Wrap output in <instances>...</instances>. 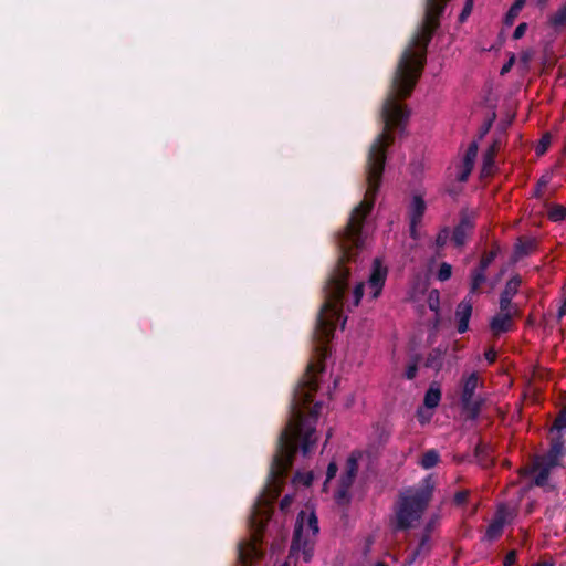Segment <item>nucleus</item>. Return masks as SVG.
Listing matches in <instances>:
<instances>
[{
    "mask_svg": "<svg viewBox=\"0 0 566 566\" xmlns=\"http://www.w3.org/2000/svg\"><path fill=\"white\" fill-rule=\"evenodd\" d=\"M446 2L447 0H428L424 21L409 46L403 51L388 96L384 102L381 108L384 127L371 143L367 155V190L364 200L353 210L348 224L339 238L342 256L325 290V302L321 308L316 328V335L322 342L333 335L337 322L342 318L343 293L349 274L344 262L353 256V249L358 248L361 243L360 228L374 205L384 171L386 148L394 140L391 130L402 129L409 117L408 109L397 98H405L412 92L423 66L427 44L438 27V19Z\"/></svg>",
    "mask_w": 566,
    "mask_h": 566,
    "instance_id": "nucleus-1",
    "label": "nucleus"
},
{
    "mask_svg": "<svg viewBox=\"0 0 566 566\" xmlns=\"http://www.w3.org/2000/svg\"><path fill=\"white\" fill-rule=\"evenodd\" d=\"M432 485L403 492L396 505L395 525L397 528L413 527L420 520L431 499Z\"/></svg>",
    "mask_w": 566,
    "mask_h": 566,
    "instance_id": "nucleus-2",
    "label": "nucleus"
},
{
    "mask_svg": "<svg viewBox=\"0 0 566 566\" xmlns=\"http://www.w3.org/2000/svg\"><path fill=\"white\" fill-rule=\"evenodd\" d=\"M318 522L312 510L302 511L297 517L295 533L289 558H302L308 563L313 556L314 544L318 534Z\"/></svg>",
    "mask_w": 566,
    "mask_h": 566,
    "instance_id": "nucleus-3",
    "label": "nucleus"
},
{
    "mask_svg": "<svg viewBox=\"0 0 566 566\" xmlns=\"http://www.w3.org/2000/svg\"><path fill=\"white\" fill-rule=\"evenodd\" d=\"M386 277L387 268L384 266L379 260H375L367 282L368 295L371 300H375L380 295Z\"/></svg>",
    "mask_w": 566,
    "mask_h": 566,
    "instance_id": "nucleus-4",
    "label": "nucleus"
},
{
    "mask_svg": "<svg viewBox=\"0 0 566 566\" xmlns=\"http://www.w3.org/2000/svg\"><path fill=\"white\" fill-rule=\"evenodd\" d=\"M513 518V512L510 511L505 506H501L492 523L489 525L485 536L488 539L492 541L499 537L503 531L505 524H507Z\"/></svg>",
    "mask_w": 566,
    "mask_h": 566,
    "instance_id": "nucleus-5",
    "label": "nucleus"
},
{
    "mask_svg": "<svg viewBox=\"0 0 566 566\" xmlns=\"http://www.w3.org/2000/svg\"><path fill=\"white\" fill-rule=\"evenodd\" d=\"M357 470H358L357 458L354 454H352L347 459L346 467H345V473L342 475V479H340L342 486L337 494L338 499H344L346 496V491L353 484L356 473H357Z\"/></svg>",
    "mask_w": 566,
    "mask_h": 566,
    "instance_id": "nucleus-6",
    "label": "nucleus"
},
{
    "mask_svg": "<svg viewBox=\"0 0 566 566\" xmlns=\"http://www.w3.org/2000/svg\"><path fill=\"white\" fill-rule=\"evenodd\" d=\"M426 211V203L421 197L415 196L409 206V219H410V233L413 238L417 237V226L420 223L423 213Z\"/></svg>",
    "mask_w": 566,
    "mask_h": 566,
    "instance_id": "nucleus-7",
    "label": "nucleus"
},
{
    "mask_svg": "<svg viewBox=\"0 0 566 566\" xmlns=\"http://www.w3.org/2000/svg\"><path fill=\"white\" fill-rule=\"evenodd\" d=\"M480 384L479 375L476 373L469 374L462 379V402L467 408L473 405L474 391Z\"/></svg>",
    "mask_w": 566,
    "mask_h": 566,
    "instance_id": "nucleus-8",
    "label": "nucleus"
},
{
    "mask_svg": "<svg viewBox=\"0 0 566 566\" xmlns=\"http://www.w3.org/2000/svg\"><path fill=\"white\" fill-rule=\"evenodd\" d=\"M472 314V302L464 298L457 307L455 317L458 321V332L464 333L469 327V319Z\"/></svg>",
    "mask_w": 566,
    "mask_h": 566,
    "instance_id": "nucleus-9",
    "label": "nucleus"
},
{
    "mask_svg": "<svg viewBox=\"0 0 566 566\" xmlns=\"http://www.w3.org/2000/svg\"><path fill=\"white\" fill-rule=\"evenodd\" d=\"M547 27L557 33L566 29V1L548 15Z\"/></svg>",
    "mask_w": 566,
    "mask_h": 566,
    "instance_id": "nucleus-10",
    "label": "nucleus"
},
{
    "mask_svg": "<svg viewBox=\"0 0 566 566\" xmlns=\"http://www.w3.org/2000/svg\"><path fill=\"white\" fill-rule=\"evenodd\" d=\"M514 314L509 312L497 313L491 321V331L494 335L507 332L512 326V317Z\"/></svg>",
    "mask_w": 566,
    "mask_h": 566,
    "instance_id": "nucleus-11",
    "label": "nucleus"
},
{
    "mask_svg": "<svg viewBox=\"0 0 566 566\" xmlns=\"http://www.w3.org/2000/svg\"><path fill=\"white\" fill-rule=\"evenodd\" d=\"M555 465H549L548 462L537 459L532 468L534 474V483L538 486H545L547 484L548 473Z\"/></svg>",
    "mask_w": 566,
    "mask_h": 566,
    "instance_id": "nucleus-12",
    "label": "nucleus"
},
{
    "mask_svg": "<svg viewBox=\"0 0 566 566\" xmlns=\"http://www.w3.org/2000/svg\"><path fill=\"white\" fill-rule=\"evenodd\" d=\"M473 224L469 219H463L460 224L454 229L452 241L457 247H462Z\"/></svg>",
    "mask_w": 566,
    "mask_h": 566,
    "instance_id": "nucleus-13",
    "label": "nucleus"
},
{
    "mask_svg": "<svg viewBox=\"0 0 566 566\" xmlns=\"http://www.w3.org/2000/svg\"><path fill=\"white\" fill-rule=\"evenodd\" d=\"M441 400V389L438 384H431L429 389L427 390L423 399L424 407L427 409H434L438 407Z\"/></svg>",
    "mask_w": 566,
    "mask_h": 566,
    "instance_id": "nucleus-14",
    "label": "nucleus"
},
{
    "mask_svg": "<svg viewBox=\"0 0 566 566\" xmlns=\"http://www.w3.org/2000/svg\"><path fill=\"white\" fill-rule=\"evenodd\" d=\"M496 143H494L483 156V165L481 169L482 176H489L493 167V158L496 151Z\"/></svg>",
    "mask_w": 566,
    "mask_h": 566,
    "instance_id": "nucleus-15",
    "label": "nucleus"
},
{
    "mask_svg": "<svg viewBox=\"0 0 566 566\" xmlns=\"http://www.w3.org/2000/svg\"><path fill=\"white\" fill-rule=\"evenodd\" d=\"M563 452V444L559 441H554L551 448V451L548 454L543 458L542 460L549 463V465H557V460L562 455Z\"/></svg>",
    "mask_w": 566,
    "mask_h": 566,
    "instance_id": "nucleus-16",
    "label": "nucleus"
},
{
    "mask_svg": "<svg viewBox=\"0 0 566 566\" xmlns=\"http://www.w3.org/2000/svg\"><path fill=\"white\" fill-rule=\"evenodd\" d=\"M439 462V453L436 450L427 451L421 460L420 465L424 469H431Z\"/></svg>",
    "mask_w": 566,
    "mask_h": 566,
    "instance_id": "nucleus-17",
    "label": "nucleus"
},
{
    "mask_svg": "<svg viewBox=\"0 0 566 566\" xmlns=\"http://www.w3.org/2000/svg\"><path fill=\"white\" fill-rule=\"evenodd\" d=\"M478 149H479L478 143H475V142L471 143L469 148L467 149V153L464 155L462 163L465 164L467 166L473 167L474 163H475L476 155H478Z\"/></svg>",
    "mask_w": 566,
    "mask_h": 566,
    "instance_id": "nucleus-18",
    "label": "nucleus"
},
{
    "mask_svg": "<svg viewBox=\"0 0 566 566\" xmlns=\"http://www.w3.org/2000/svg\"><path fill=\"white\" fill-rule=\"evenodd\" d=\"M478 149H479L478 143H475V142L471 143L469 148L467 149V153L464 155L462 163L465 164L467 166L473 167L474 163H475L476 155H478Z\"/></svg>",
    "mask_w": 566,
    "mask_h": 566,
    "instance_id": "nucleus-19",
    "label": "nucleus"
},
{
    "mask_svg": "<svg viewBox=\"0 0 566 566\" xmlns=\"http://www.w3.org/2000/svg\"><path fill=\"white\" fill-rule=\"evenodd\" d=\"M520 282L521 281L518 279L510 280L506 283L505 289L502 292V295L507 296V297H513L515 295V293L517 292V289L520 286Z\"/></svg>",
    "mask_w": 566,
    "mask_h": 566,
    "instance_id": "nucleus-20",
    "label": "nucleus"
},
{
    "mask_svg": "<svg viewBox=\"0 0 566 566\" xmlns=\"http://www.w3.org/2000/svg\"><path fill=\"white\" fill-rule=\"evenodd\" d=\"M566 216V209L563 206H555L549 210V218L554 221L563 220Z\"/></svg>",
    "mask_w": 566,
    "mask_h": 566,
    "instance_id": "nucleus-21",
    "label": "nucleus"
},
{
    "mask_svg": "<svg viewBox=\"0 0 566 566\" xmlns=\"http://www.w3.org/2000/svg\"><path fill=\"white\" fill-rule=\"evenodd\" d=\"M552 137L549 134H545L536 146V154L543 155L548 146L551 145Z\"/></svg>",
    "mask_w": 566,
    "mask_h": 566,
    "instance_id": "nucleus-22",
    "label": "nucleus"
},
{
    "mask_svg": "<svg viewBox=\"0 0 566 566\" xmlns=\"http://www.w3.org/2000/svg\"><path fill=\"white\" fill-rule=\"evenodd\" d=\"M566 428V408L563 409L559 413V416L556 418L554 424H553V428L552 430H555V431H562L563 429Z\"/></svg>",
    "mask_w": 566,
    "mask_h": 566,
    "instance_id": "nucleus-23",
    "label": "nucleus"
},
{
    "mask_svg": "<svg viewBox=\"0 0 566 566\" xmlns=\"http://www.w3.org/2000/svg\"><path fill=\"white\" fill-rule=\"evenodd\" d=\"M532 249V242H518L515 245V258H521L528 253V251Z\"/></svg>",
    "mask_w": 566,
    "mask_h": 566,
    "instance_id": "nucleus-24",
    "label": "nucleus"
},
{
    "mask_svg": "<svg viewBox=\"0 0 566 566\" xmlns=\"http://www.w3.org/2000/svg\"><path fill=\"white\" fill-rule=\"evenodd\" d=\"M312 480H313L312 472L297 473L294 479V483L308 486L311 484Z\"/></svg>",
    "mask_w": 566,
    "mask_h": 566,
    "instance_id": "nucleus-25",
    "label": "nucleus"
},
{
    "mask_svg": "<svg viewBox=\"0 0 566 566\" xmlns=\"http://www.w3.org/2000/svg\"><path fill=\"white\" fill-rule=\"evenodd\" d=\"M428 551V545H427V537L423 536L422 539H421V543L419 544V546L413 551L411 557L408 559V565H410L415 559H416V556L420 555L421 553L423 552H427Z\"/></svg>",
    "mask_w": 566,
    "mask_h": 566,
    "instance_id": "nucleus-26",
    "label": "nucleus"
},
{
    "mask_svg": "<svg viewBox=\"0 0 566 566\" xmlns=\"http://www.w3.org/2000/svg\"><path fill=\"white\" fill-rule=\"evenodd\" d=\"M472 168L473 167L467 166L465 164L461 163L458 167V169H459L458 175H457L458 180L465 181L468 179L469 175L471 174Z\"/></svg>",
    "mask_w": 566,
    "mask_h": 566,
    "instance_id": "nucleus-27",
    "label": "nucleus"
},
{
    "mask_svg": "<svg viewBox=\"0 0 566 566\" xmlns=\"http://www.w3.org/2000/svg\"><path fill=\"white\" fill-rule=\"evenodd\" d=\"M483 272L484 271H482V269H480V271H478L473 275L472 284H471V292H475L480 287V285L485 281V276H484Z\"/></svg>",
    "mask_w": 566,
    "mask_h": 566,
    "instance_id": "nucleus-28",
    "label": "nucleus"
},
{
    "mask_svg": "<svg viewBox=\"0 0 566 566\" xmlns=\"http://www.w3.org/2000/svg\"><path fill=\"white\" fill-rule=\"evenodd\" d=\"M451 273H452L451 265L448 263H442L439 269V272H438V279L440 281H447L448 279H450Z\"/></svg>",
    "mask_w": 566,
    "mask_h": 566,
    "instance_id": "nucleus-29",
    "label": "nucleus"
},
{
    "mask_svg": "<svg viewBox=\"0 0 566 566\" xmlns=\"http://www.w3.org/2000/svg\"><path fill=\"white\" fill-rule=\"evenodd\" d=\"M511 300H512V297H507V296H504L501 294L500 312H509V313L514 314V310L511 306Z\"/></svg>",
    "mask_w": 566,
    "mask_h": 566,
    "instance_id": "nucleus-30",
    "label": "nucleus"
},
{
    "mask_svg": "<svg viewBox=\"0 0 566 566\" xmlns=\"http://www.w3.org/2000/svg\"><path fill=\"white\" fill-rule=\"evenodd\" d=\"M365 283H359L356 285L354 293H353V304L354 306H357L360 302V298L364 294Z\"/></svg>",
    "mask_w": 566,
    "mask_h": 566,
    "instance_id": "nucleus-31",
    "label": "nucleus"
},
{
    "mask_svg": "<svg viewBox=\"0 0 566 566\" xmlns=\"http://www.w3.org/2000/svg\"><path fill=\"white\" fill-rule=\"evenodd\" d=\"M429 307L437 312L438 311V305H439V292L438 291H431L430 294H429Z\"/></svg>",
    "mask_w": 566,
    "mask_h": 566,
    "instance_id": "nucleus-32",
    "label": "nucleus"
},
{
    "mask_svg": "<svg viewBox=\"0 0 566 566\" xmlns=\"http://www.w3.org/2000/svg\"><path fill=\"white\" fill-rule=\"evenodd\" d=\"M417 417H418V420L421 422V423H427L430 421L431 417H432V412H430L429 410L426 409H419L418 412H417Z\"/></svg>",
    "mask_w": 566,
    "mask_h": 566,
    "instance_id": "nucleus-33",
    "label": "nucleus"
},
{
    "mask_svg": "<svg viewBox=\"0 0 566 566\" xmlns=\"http://www.w3.org/2000/svg\"><path fill=\"white\" fill-rule=\"evenodd\" d=\"M533 57V51L531 50H527V51H523L520 55V62L522 63L523 67H526L528 65V62L532 60Z\"/></svg>",
    "mask_w": 566,
    "mask_h": 566,
    "instance_id": "nucleus-34",
    "label": "nucleus"
},
{
    "mask_svg": "<svg viewBox=\"0 0 566 566\" xmlns=\"http://www.w3.org/2000/svg\"><path fill=\"white\" fill-rule=\"evenodd\" d=\"M526 29H527V24L526 23H521L517 25V28L515 29L514 33H513V38L514 39H521L525 32H526Z\"/></svg>",
    "mask_w": 566,
    "mask_h": 566,
    "instance_id": "nucleus-35",
    "label": "nucleus"
},
{
    "mask_svg": "<svg viewBox=\"0 0 566 566\" xmlns=\"http://www.w3.org/2000/svg\"><path fill=\"white\" fill-rule=\"evenodd\" d=\"M449 238V231L447 229L442 230L437 237V244L442 247L446 244Z\"/></svg>",
    "mask_w": 566,
    "mask_h": 566,
    "instance_id": "nucleus-36",
    "label": "nucleus"
},
{
    "mask_svg": "<svg viewBox=\"0 0 566 566\" xmlns=\"http://www.w3.org/2000/svg\"><path fill=\"white\" fill-rule=\"evenodd\" d=\"M494 256H495V252L492 251L490 254H488L486 256H484L481 260V269H482V271H484L490 265V263L493 261Z\"/></svg>",
    "mask_w": 566,
    "mask_h": 566,
    "instance_id": "nucleus-37",
    "label": "nucleus"
},
{
    "mask_svg": "<svg viewBox=\"0 0 566 566\" xmlns=\"http://www.w3.org/2000/svg\"><path fill=\"white\" fill-rule=\"evenodd\" d=\"M471 10H472V2H471V0H469L459 17L461 22H463L469 17V14L471 13Z\"/></svg>",
    "mask_w": 566,
    "mask_h": 566,
    "instance_id": "nucleus-38",
    "label": "nucleus"
},
{
    "mask_svg": "<svg viewBox=\"0 0 566 566\" xmlns=\"http://www.w3.org/2000/svg\"><path fill=\"white\" fill-rule=\"evenodd\" d=\"M337 472V467L335 463H329L328 468H327V479H326V482L327 483L331 479H333L335 476Z\"/></svg>",
    "mask_w": 566,
    "mask_h": 566,
    "instance_id": "nucleus-39",
    "label": "nucleus"
},
{
    "mask_svg": "<svg viewBox=\"0 0 566 566\" xmlns=\"http://www.w3.org/2000/svg\"><path fill=\"white\" fill-rule=\"evenodd\" d=\"M416 373H417V365L416 364L409 365L406 370V377L408 379H412V378H415Z\"/></svg>",
    "mask_w": 566,
    "mask_h": 566,
    "instance_id": "nucleus-40",
    "label": "nucleus"
},
{
    "mask_svg": "<svg viewBox=\"0 0 566 566\" xmlns=\"http://www.w3.org/2000/svg\"><path fill=\"white\" fill-rule=\"evenodd\" d=\"M514 62H515V57H514V55H512L510 57V60L507 61V63L503 65V67L501 70V74L507 73L511 70V67L513 66Z\"/></svg>",
    "mask_w": 566,
    "mask_h": 566,
    "instance_id": "nucleus-41",
    "label": "nucleus"
},
{
    "mask_svg": "<svg viewBox=\"0 0 566 566\" xmlns=\"http://www.w3.org/2000/svg\"><path fill=\"white\" fill-rule=\"evenodd\" d=\"M517 15H518L517 12L513 11L512 9H510L507 14H506V17H505V22L507 24H512Z\"/></svg>",
    "mask_w": 566,
    "mask_h": 566,
    "instance_id": "nucleus-42",
    "label": "nucleus"
},
{
    "mask_svg": "<svg viewBox=\"0 0 566 566\" xmlns=\"http://www.w3.org/2000/svg\"><path fill=\"white\" fill-rule=\"evenodd\" d=\"M526 0H516L515 3L511 7V9L517 13L522 10Z\"/></svg>",
    "mask_w": 566,
    "mask_h": 566,
    "instance_id": "nucleus-43",
    "label": "nucleus"
},
{
    "mask_svg": "<svg viewBox=\"0 0 566 566\" xmlns=\"http://www.w3.org/2000/svg\"><path fill=\"white\" fill-rule=\"evenodd\" d=\"M293 501V497L290 496V495H286L282 501H281V509L282 510H286L290 504L292 503Z\"/></svg>",
    "mask_w": 566,
    "mask_h": 566,
    "instance_id": "nucleus-44",
    "label": "nucleus"
},
{
    "mask_svg": "<svg viewBox=\"0 0 566 566\" xmlns=\"http://www.w3.org/2000/svg\"><path fill=\"white\" fill-rule=\"evenodd\" d=\"M514 560H515V553H514V552H511V553H509V554L506 555L505 560H504V564H505L506 566H510V565H512V564L514 563Z\"/></svg>",
    "mask_w": 566,
    "mask_h": 566,
    "instance_id": "nucleus-45",
    "label": "nucleus"
},
{
    "mask_svg": "<svg viewBox=\"0 0 566 566\" xmlns=\"http://www.w3.org/2000/svg\"><path fill=\"white\" fill-rule=\"evenodd\" d=\"M465 499H467V493H464V492H459V493L455 495V497H454V500H455V502H457L458 504L463 503V502L465 501Z\"/></svg>",
    "mask_w": 566,
    "mask_h": 566,
    "instance_id": "nucleus-46",
    "label": "nucleus"
},
{
    "mask_svg": "<svg viewBox=\"0 0 566 566\" xmlns=\"http://www.w3.org/2000/svg\"><path fill=\"white\" fill-rule=\"evenodd\" d=\"M566 314V297L563 302L562 306L558 310V318L563 317Z\"/></svg>",
    "mask_w": 566,
    "mask_h": 566,
    "instance_id": "nucleus-47",
    "label": "nucleus"
},
{
    "mask_svg": "<svg viewBox=\"0 0 566 566\" xmlns=\"http://www.w3.org/2000/svg\"><path fill=\"white\" fill-rule=\"evenodd\" d=\"M485 358H486V360H489L490 363L494 361V359H495V352H493V350H488V352L485 353Z\"/></svg>",
    "mask_w": 566,
    "mask_h": 566,
    "instance_id": "nucleus-48",
    "label": "nucleus"
},
{
    "mask_svg": "<svg viewBox=\"0 0 566 566\" xmlns=\"http://www.w3.org/2000/svg\"><path fill=\"white\" fill-rule=\"evenodd\" d=\"M537 2L539 6H544L547 2V0H537Z\"/></svg>",
    "mask_w": 566,
    "mask_h": 566,
    "instance_id": "nucleus-49",
    "label": "nucleus"
},
{
    "mask_svg": "<svg viewBox=\"0 0 566 566\" xmlns=\"http://www.w3.org/2000/svg\"><path fill=\"white\" fill-rule=\"evenodd\" d=\"M375 566H388V565H387V564H385V563H382V562H378V563H376V565H375Z\"/></svg>",
    "mask_w": 566,
    "mask_h": 566,
    "instance_id": "nucleus-50",
    "label": "nucleus"
},
{
    "mask_svg": "<svg viewBox=\"0 0 566 566\" xmlns=\"http://www.w3.org/2000/svg\"><path fill=\"white\" fill-rule=\"evenodd\" d=\"M282 566H290V562H285Z\"/></svg>",
    "mask_w": 566,
    "mask_h": 566,
    "instance_id": "nucleus-51",
    "label": "nucleus"
}]
</instances>
